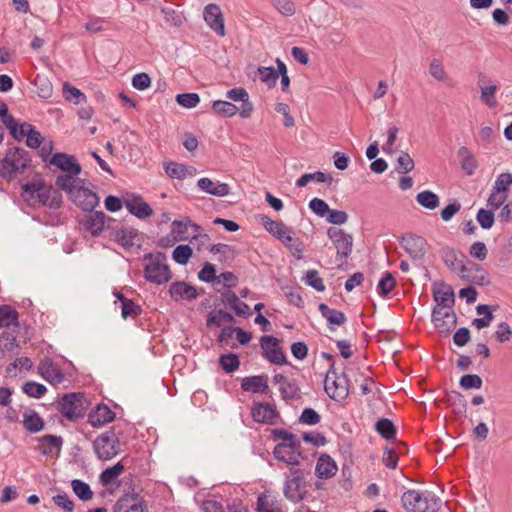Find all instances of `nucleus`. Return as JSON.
Wrapping results in <instances>:
<instances>
[{"label":"nucleus","mask_w":512,"mask_h":512,"mask_svg":"<svg viewBox=\"0 0 512 512\" xmlns=\"http://www.w3.org/2000/svg\"><path fill=\"white\" fill-rule=\"evenodd\" d=\"M306 493L303 472L300 469L291 468L290 475L284 482L283 494L285 498L290 502L299 503L305 498Z\"/></svg>","instance_id":"10"},{"label":"nucleus","mask_w":512,"mask_h":512,"mask_svg":"<svg viewBox=\"0 0 512 512\" xmlns=\"http://www.w3.org/2000/svg\"><path fill=\"white\" fill-rule=\"evenodd\" d=\"M189 226L192 227L197 233L201 229L198 224L193 223L189 218H187L185 221L174 220L172 222V232L177 234V240L184 241L188 239L187 229Z\"/></svg>","instance_id":"39"},{"label":"nucleus","mask_w":512,"mask_h":512,"mask_svg":"<svg viewBox=\"0 0 512 512\" xmlns=\"http://www.w3.org/2000/svg\"><path fill=\"white\" fill-rule=\"evenodd\" d=\"M234 320L233 316L224 310H213L209 313L206 325L211 328L213 326L220 327L225 323H230Z\"/></svg>","instance_id":"41"},{"label":"nucleus","mask_w":512,"mask_h":512,"mask_svg":"<svg viewBox=\"0 0 512 512\" xmlns=\"http://www.w3.org/2000/svg\"><path fill=\"white\" fill-rule=\"evenodd\" d=\"M144 277L148 282L155 284L167 283L171 277V271L167 264V257L162 252L144 256Z\"/></svg>","instance_id":"5"},{"label":"nucleus","mask_w":512,"mask_h":512,"mask_svg":"<svg viewBox=\"0 0 512 512\" xmlns=\"http://www.w3.org/2000/svg\"><path fill=\"white\" fill-rule=\"evenodd\" d=\"M34 84L37 87V94L39 97L43 99L51 97L53 91L52 84L46 78L37 76Z\"/></svg>","instance_id":"63"},{"label":"nucleus","mask_w":512,"mask_h":512,"mask_svg":"<svg viewBox=\"0 0 512 512\" xmlns=\"http://www.w3.org/2000/svg\"><path fill=\"white\" fill-rule=\"evenodd\" d=\"M459 384L465 390L480 389L483 381L477 374H466L460 378Z\"/></svg>","instance_id":"59"},{"label":"nucleus","mask_w":512,"mask_h":512,"mask_svg":"<svg viewBox=\"0 0 512 512\" xmlns=\"http://www.w3.org/2000/svg\"><path fill=\"white\" fill-rule=\"evenodd\" d=\"M333 178L331 174H326L321 171H317L315 173H306L303 174L296 182L298 187L306 186L310 181H315L319 183H328L332 182Z\"/></svg>","instance_id":"42"},{"label":"nucleus","mask_w":512,"mask_h":512,"mask_svg":"<svg viewBox=\"0 0 512 512\" xmlns=\"http://www.w3.org/2000/svg\"><path fill=\"white\" fill-rule=\"evenodd\" d=\"M477 355L469 356L467 354H461L457 360V367L462 370H479L481 361H477Z\"/></svg>","instance_id":"51"},{"label":"nucleus","mask_w":512,"mask_h":512,"mask_svg":"<svg viewBox=\"0 0 512 512\" xmlns=\"http://www.w3.org/2000/svg\"><path fill=\"white\" fill-rule=\"evenodd\" d=\"M23 425L28 431L36 433L43 429L44 422L36 412H31L24 415Z\"/></svg>","instance_id":"50"},{"label":"nucleus","mask_w":512,"mask_h":512,"mask_svg":"<svg viewBox=\"0 0 512 512\" xmlns=\"http://www.w3.org/2000/svg\"><path fill=\"white\" fill-rule=\"evenodd\" d=\"M71 487L75 495L82 501H89L93 498V491L90 486L82 480L74 479Z\"/></svg>","instance_id":"47"},{"label":"nucleus","mask_w":512,"mask_h":512,"mask_svg":"<svg viewBox=\"0 0 512 512\" xmlns=\"http://www.w3.org/2000/svg\"><path fill=\"white\" fill-rule=\"evenodd\" d=\"M262 224L270 234L277 237L279 240H283L285 234L290 232V227L283 222L272 220L267 216L262 218Z\"/></svg>","instance_id":"36"},{"label":"nucleus","mask_w":512,"mask_h":512,"mask_svg":"<svg viewBox=\"0 0 512 512\" xmlns=\"http://www.w3.org/2000/svg\"><path fill=\"white\" fill-rule=\"evenodd\" d=\"M15 136H12L15 140L21 141L26 138V145L30 148H38L41 146L44 141L43 136L39 131L35 129V127L28 123L24 122L21 124H17L15 126Z\"/></svg>","instance_id":"13"},{"label":"nucleus","mask_w":512,"mask_h":512,"mask_svg":"<svg viewBox=\"0 0 512 512\" xmlns=\"http://www.w3.org/2000/svg\"><path fill=\"white\" fill-rule=\"evenodd\" d=\"M164 21L169 26L179 27L185 20L182 12L174 9L172 6H165L161 9Z\"/></svg>","instance_id":"44"},{"label":"nucleus","mask_w":512,"mask_h":512,"mask_svg":"<svg viewBox=\"0 0 512 512\" xmlns=\"http://www.w3.org/2000/svg\"><path fill=\"white\" fill-rule=\"evenodd\" d=\"M458 156L461 161V168L467 175H472L477 168V161L472 152L465 146L458 150Z\"/></svg>","instance_id":"37"},{"label":"nucleus","mask_w":512,"mask_h":512,"mask_svg":"<svg viewBox=\"0 0 512 512\" xmlns=\"http://www.w3.org/2000/svg\"><path fill=\"white\" fill-rule=\"evenodd\" d=\"M111 218L106 217L103 211H92L86 216L84 226L93 236H98L105 227H109Z\"/></svg>","instance_id":"20"},{"label":"nucleus","mask_w":512,"mask_h":512,"mask_svg":"<svg viewBox=\"0 0 512 512\" xmlns=\"http://www.w3.org/2000/svg\"><path fill=\"white\" fill-rule=\"evenodd\" d=\"M404 248L409 255L416 260L422 259L426 254V241L421 236L414 234L404 239Z\"/></svg>","instance_id":"29"},{"label":"nucleus","mask_w":512,"mask_h":512,"mask_svg":"<svg viewBox=\"0 0 512 512\" xmlns=\"http://www.w3.org/2000/svg\"><path fill=\"white\" fill-rule=\"evenodd\" d=\"M22 390L25 394H27L29 397L33 398H41L45 395L47 392V388L41 384L34 381H27L24 383Z\"/></svg>","instance_id":"52"},{"label":"nucleus","mask_w":512,"mask_h":512,"mask_svg":"<svg viewBox=\"0 0 512 512\" xmlns=\"http://www.w3.org/2000/svg\"><path fill=\"white\" fill-rule=\"evenodd\" d=\"M440 253L444 263L460 278L464 273L468 272L466 269L467 265L464 264V255L459 257L457 251L451 247L442 248Z\"/></svg>","instance_id":"18"},{"label":"nucleus","mask_w":512,"mask_h":512,"mask_svg":"<svg viewBox=\"0 0 512 512\" xmlns=\"http://www.w3.org/2000/svg\"><path fill=\"white\" fill-rule=\"evenodd\" d=\"M115 238L124 248H131L138 239V231L132 227L121 228L116 231Z\"/></svg>","instance_id":"38"},{"label":"nucleus","mask_w":512,"mask_h":512,"mask_svg":"<svg viewBox=\"0 0 512 512\" xmlns=\"http://www.w3.org/2000/svg\"><path fill=\"white\" fill-rule=\"evenodd\" d=\"M432 321L434 326L440 332H448L456 326L457 318L453 308H434L432 311Z\"/></svg>","instance_id":"14"},{"label":"nucleus","mask_w":512,"mask_h":512,"mask_svg":"<svg viewBox=\"0 0 512 512\" xmlns=\"http://www.w3.org/2000/svg\"><path fill=\"white\" fill-rule=\"evenodd\" d=\"M197 187L213 196L223 197L230 193V187L226 183L214 182L210 178L203 177L197 181Z\"/></svg>","instance_id":"27"},{"label":"nucleus","mask_w":512,"mask_h":512,"mask_svg":"<svg viewBox=\"0 0 512 512\" xmlns=\"http://www.w3.org/2000/svg\"><path fill=\"white\" fill-rule=\"evenodd\" d=\"M414 168V160L406 152H401L397 158L396 170L398 173L407 174Z\"/></svg>","instance_id":"62"},{"label":"nucleus","mask_w":512,"mask_h":512,"mask_svg":"<svg viewBox=\"0 0 512 512\" xmlns=\"http://www.w3.org/2000/svg\"><path fill=\"white\" fill-rule=\"evenodd\" d=\"M327 235L336 248V254L341 258H348L352 253L353 237L342 229L330 227Z\"/></svg>","instance_id":"12"},{"label":"nucleus","mask_w":512,"mask_h":512,"mask_svg":"<svg viewBox=\"0 0 512 512\" xmlns=\"http://www.w3.org/2000/svg\"><path fill=\"white\" fill-rule=\"evenodd\" d=\"M344 362L342 365L344 366V372L340 375L336 373V371L331 368L325 377L324 381V389L327 395L337 401H344L349 395V380L347 379V372L351 369L348 367V360L352 356V354H341Z\"/></svg>","instance_id":"3"},{"label":"nucleus","mask_w":512,"mask_h":512,"mask_svg":"<svg viewBox=\"0 0 512 512\" xmlns=\"http://www.w3.org/2000/svg\"><path fill=\"white\" fill-rule=\"evenodd\" d=\"M125 206L132 215L139 219H145L153 214L150 205L140 196H133L131 199H126Z\"/></svg>","instance_id":"28"},{"label":"nucleus","mask_w":512,"mask_h":512,"mask_svg":"<svg viewBox=\"0 0 512 512\" xmlns=\"http://www.w3.org/2000/svg\"><path fill=\"white\" fill-rule=\"evenodd\" d=\"M478 86L481 91V101L490 108H494L497 105L495 93L498 89L497 85L492 83L484 74L478 76Z\"/></svg>","instance_id":"22"},{"label":"nucleus","mask_w":512,"mask_h":512,"mask_svg":"<svg viewBox=\"0 0 512 512\" xmlns=\"http://www.w3.org/2000/svg\"><path fill=\"white\" fill-rule=\"evenodd\" d=\"M206 24L219 36L225 35L224 19L220 7L217 4H208L203 11Z\"/></svg>","instance_id":"15"},{"label":"nucleus","mask_w":512,"mask_h":512,"mask_svg":"<svg viewBox=\"0 0 512 512\" xmlns=\"http://www.w3.org/2000/svg\"><path fill=\"white\" fill-rule=\"evenodd\" d=\"M253 419L259 423L274 424L277 418L275 408L268 403H257L252 407Z\"/></svg>","instance_id":"24"},{"label":"nucleus","mask_w":512,"mask_h":512,"mask_svg":"<svg viewBox=\"0 0 512 512\" xmlns=\"http://www.w3.org/2000/svg\"><path fill=\"white\" fill-rule=\"evenodd\" d=\"M433 298L436 303L434 308H453L455 295L452 287L445 283L435 284L433 287Z\"/></svg>","instance_id":"17"},{"label":"nucleus","mask_w":512,"mask_h":512,"mask_svg":"<svg viewBox=\"0 0 512 512\" xmlns=\"http://www.w3.org/2000/svg\"><path fill=\"white\" fill-rule=\"evenodd\" d=\"M401 501L407 512H437L441 502L432 492L421 493L414 489L404 492Z\"/></svg>","instance_id":"4"},{"label":"nucleus","mask_w":512,"mask_h":512,"mask_svg":"<svg viewBox=\"0 0 512 512\" xmlns=\"http://www.w3.org/2000/svg\"><path fill=\"white\" fill-rule=\"evenodd\" d=\"M241 388L246 392L267 393L269 390L268 376L256 375L244 377L241 381Z\"/></svg>","instance_id":"26"},{"label":"nucleus","mask_w":512,"mask_h":512,"mask_svg":"<svg viewBox=\"0 0 512 512\" xmlns=\"http://www.w3.org/2000/svg\"><path fill=\"white\" fill-rule=\"evenodd\" d=\"M26 340V329L20 325H14L0 333V350L1 352H12L15 349H26Z\"/></svg>","instance_id":"11"},{"label":"nucleus","mask_w":512,"mask_h":512,"mask_svg":"<svg viewBox=\"0 0 512 512\" xmlns=\"http://www.w3.org/2000/svg\"><path fill=\"white\" fill-rule=\"evenodd\" d=\"M62 190L84 211L92 212L99 204L97 193L86 187V180L84 179H82V183L70 184L69 188H62Z\"/></svg>","instance_id":"7"},{"label":"nucleus","mask_w":512,"mask_h":512,"mask_svg":"<svg viewBox=\"0 0 512 512\" xmlns=\"http://www.w3.org/2000/svg\"><path fill=\"white\" fill-rule=\"evenodd\" d=\"M124 465L121 462L106 468L99 476L102 485L107 486L113 483L124 471Z\"/></svg>","instance_id":"43"},{"label":"nucleus","mask_w":512,"mask_h":512,"mask_svg":"<svg viewBox=\"0 0 512 512\" xmlns=\"http://www.w3.org/2000/svg\"><path fill=\"white\" fill-rule=\"evenodd\" d=\"M466 269L468 272L464 273L463 276H461V279L480 286L490 284L488 273L479 264L471 263L466 267Z\"/></svg>","instance_id":"30"},{"label":"nucleus","mask_w":512,"mask_h":512,"mask_svg":"<svg viewBox=\"0 0 512 512\" xmlns=\"http://www.w3.org/2000/svg\"><path fill=\"white\" fill-rule=\"evenodd\" d=\"M38 441L40 443L38 446V450L40 451L41 454L46 456L53 455L54 452H56V454H59L63 444L62 438L60 436L55 435H45L39 438Z\"/></svg>","instance_id":"31"},{"label":"nucleus","mask_w":512,"mask_h":512,"mask_svg":"<svg viewBox=\"0 0 512 512\" xmlns=\"http://www.w3.org/2000/svg\"><path fill=\"white\" fill-rule=\"evenodd\" d=\"M49 165H54L64 173L56 177L55 184L60 188H69L73 183H82L78 177L81 173V165L73 155L66 153H55L49 158Z\"/></svg>","instance_id":"2"},{"label":"nucleus","mask_w":512,"mask_h":512,"mask_svg":"<svg viewBox=\"0 0 512 512\" xmlns=\"http://www.w3.org/2000/svg\"><path fill=\"white\" fill-rule=\"evenodd\" d=\"M63 95L67 101L73 102L74 104L86 102L85 94L82 93L78 88L70 85L68 82L63 84Z\"/></svg>","instance_id":"49"},{"label":"nucleus","mask_w":512,"mask_h":512,"mask_svg":"<svg viewBox=\"0 0 512 512\" xmlns=\"http://www.w3.org/2000/svg\"><path fill=\"white\" fill-rule=\"evenodd\" d=\"M115 413L105 404H99L88 414V422L93 427H100L114 420Z\"/></svg>","instance_id":"25"},{"label":"nucleus","mask_w":512,"mask_h":512,"mask_svg":"<svg viewBox=\"0 0 512 512\" xmlns=\"http://www.w3.org/2000/svg\"><path fill=\"white\" fill-rule=\"evenodd\" d=\"M212 109L216 114L224 117H233L238 112V107L235 104L224 100L214 101L212 103Z\"/></svg>","instance_id":"46"},{"label":"nucleus","mask_w":512,"mask_h":512,"mask_svg":"<svg viewBox=\"0 0 512 512\" xmlns=\"http://www.w3.org/2000/svg\"><path fill=\"white\" fill-rule=\"evenodd\" d=\"M273 454L279 461H283L292 466L299 465L300 459L302 458L300 445L277 444Z\"/></svg>","instance_id":"16"},{"label":"nucleus","mask_w":512,"mask_h":512,"mask_svg":"<svg viewBox=\"0 0 512 512\" xmlns=\"http://www.w3.org/2000/svg\"><path fill=\"white\" fill-rule=\"evenodd\" d=\"M169 293L175 301H191L197 298V289L186 282H174L170 285Z\"/></svg>","instance_id":"23"},{"label":"nucleus","mask_w":512,"mask_h":512,"mask_svg":"<svg viewBox=\"0 0 512 512\" xmlns=\"http://www.w3.org/2000/svg\"><path fill=\"white\" fill-rule=\"evenodd\" d=\"M29 153L20 147L10 148L0 163V175L12 179L17 173H23L30 166Z\"/></svg>","instance_id":"6"},{"label":"nucleus","mask_w":512,"mask_h":512,"mask_svg":"<svg viewBox=\"0 0 512 512\" xmlns=\"http://www.w3.org/2000/svg\"><path fill=\"white\" fill-rule=\"evenodd\" d=\"M512 184V174L505 172L498 175L493 185L492 190L507 195L509 187Z\"/></svg>","instance_id":"57"},{"label":"nucleus","mask_w":512,"mask_h":512,"mask_svg":"<svg viewBox=\"0 0 512 512\" xmlns=\"http://www.w3.org/2000/svg\"><path fill=\"white\" fill-rule=\"evenodd\" d=\"M58 411L68 420L75 421L82 418L86 410V399L82 393L64 395L58 402Z\"/></svg>","instance_id":"8"},{"label":"nucleus","mask_w":512,"mask_h":512,"mask_svg":"<svg viewBox=\"0 0 512 512\" xmlns=\"http://www.w3.org/2000/svg\"><path fill=\"white\" fill-rule=\"evenodd\" d=\"M21 197L33 208L47 206L58 209L63 203L62 194L52 186H47L42 181H33L22 185Z\"/></svg>","instance_id":"1"},{"label":"nucleus","mask_w":512,"mask_h":512,"mask_svg":"<svg viewBox=\"0 0 512 512\" xmlns=\"http://www.w3.org/2000/svg\"><path fill=\"white\" fill-rule=\"evenodd\" d=\"M257 512H283L280 500L269 494H261L257 499Z\"/></svg>","instance_id":"34"},{"label":"nucleus","mask_w":512,"mask_h":512,"mask_svg":"<svg viewBox=\"0 0 512 512\" xmlns=\"http://www.w3.org/2000/svg\"><path fill=\"white\" fill-rule=\"evenodd\" d=\"M309 208L319 217H325L330 212L329 205L323 199L317 197L310 200Z\"/></svg>","instance_id":"64"},{"label":"nucleus","mask_w":512,"mask_h":512,"mask_svg":"<svg viewBox=\"0 0 512 512\" xmlns=\"http://www.w3.org/2000/svg\"><path fill=\"white\" fill-rule=\"evenodd\" d=\"M338 470L336 462L327 454H322L316 465V474L319 478L328 479L333 477Z\"/></svg>","instance_id":"32"},{"label":"nucleus","mask_w":512,"mask_h":512,"mask_svg":"<svg viewBox=\"0 0 512 512\" xmlns=\"http://www.w3.org/2000/svg\"><path fill=\"white\" fill-rule=\"evenodd\" d=\"M39 374L50 384L57 385L63 382L64 375L56 363L45 357L38 366Z\"/></svg>","instance_id":"19"},{"label":"nucleus","mask_w":512,"mask_h":512,"mask_svg":"<svg viewBox=\"0 0 512 512\" xmlns=\"http://www.w3.org/2000/svg\"><path fill=\"white\" fill-rule=\"evenodd\" d=\"M219 364L225 372L231 373L238 369L240 361L237 354H221Z\"/></svg>","instance_id":"54"},{"label":"nucleus","mask_w":512,"mask_h":512,"mask_svg":"<svg viewBox=\"0 0 512 512\" xmlns=\"http://www.w3.org/2000/svg\"><path fill=\"white\" fill-rule=\"evenodd\" d=\"M319 311L321 315L330 323L337 326H340L345 323L346 316L343 312L332 309L328 307L326 304L321 303L319 305Z\"/></svg>","instance_id":"40"},{"label":"nucleus","mask_w":512,"mask_h":512,"mask_svg":"<svg viewBox=\"0 0 512 512\" xmlns=\"http://www.w3.org/2000/svg\"><path fill=\"white\" fill-rule=\"evenodd\" d=\"M0 118L11 136H15V126L18 124V121L8 113V107L4 102H0Z\"/></svg>","instance_id":"56"},{"label":"nucleus","mask_w":512,"mask_h":512,"mask_svg":"<svg viewBox=\"0 0 512 512\" xmlns=\"http://www.w3.org/2000/svg\"><path fill=\"white\" fill-rule=\"evenodd\" d=\"M191 256L192 249L189 245H179L174 249L172 253L173 260L181 265H185Z\"/></svg>","instance_id":"58"},{"label":"nucleus","mask_w":512,"mask_h":512,"mask_svg":"<svg viewBox=\"0 0 512 512\" xmlns=\"http://www.w3.org/2000/svg\"><path fill=\"white\" fill-rule=\"evenodd\" d=\"M93 449L100 460H111L120 452L119 438L113 431H106L93 441Z\"/></svg>","instance_id":"9"},{"label":"nucleus","mask_w":512,"mask_h":512,"mask_svg":"<svg viewBox=\"0 0 512 512\" xmlns=\"http://www.w3.org/2000/svg\"><path fill=\"white\" fill-rule=\"evenodd\" d=\"M18 312L9 305L0 306V329H9L18 323Z\"/></svg>","instance_id":"35"},{"label":"nucleus","mask_w":512,"mask_h":512,"mask_svg":"<svg viewBox=\"0 0 512 512\" xmlns=\"http://www.w3.org/2000/svg\"><path fill=\"white\" fill-rule=\"evenodd\" d=\"M164 170L166 174L175 179H185L187 176H193L196 172V169L191 166H186L184 164H180L177 162H165Z\"/></svg>","instance_id":"33"},{"label":"nucleus","mask_w":512,"mask_h":512,"mask_svg":"<svg viewBox=\"0 0 512 512\" xmlns=\"http://www.w3.org/2000/svg\"><path fill=\"white\" fill-rule=\"evenodd\" d=\"M395 279L392 274L386 272L385 275L380 279L377 290L380 296H387L395 287Z\"/></svg>","instance_id":"60"},{"label":"nucleus","mask_w":512,"mask_h":512,"mask_svg":"<svg viewBox=\"0 0 512 512\" xmlns=\"http://www.w3.org/2000/svg\"><path fill=\"white\" fill-rule=\"evenodd\" d=\"M416 201L424 208L434 210L439 206V197L429 191L425 190L417 194Z\"/></svg>","instance_id":"48"},{"label":"nucleus","mask_w":512,"mask_h":512,"mask_svg":"<svg viewBox=\"0 0 512 512\" xmlns=\"http://www.w3.org/2000/svg\"><path fill=\"white\" fill-rule=\"evenodd\" d=\"M376 431L386 440L396 437V427L393 422L387 418L379 419L375 424Z\"/></svg>","instance_id":"45"},{"label":"nucleus","mask_w":512,"mask_h":512,"mask_svg":"<svg viewBox=\"0 0 512 512\" xmlns=\"http://www.w3.org/2000/svg\"><path fill=\"white\" fill-rule=\"evenodd\" d=\"M144 502L138 494H126L114 505V512H144Z\"/></svg>","instance_id":"21"},{"label":"nucleus","mask_w":512,"mask_h":512,"mask_svg":"<svg viewBox=\"0 0 512 512\" xmlns=\"http://www.w3.org/2000/svg\"><path fill=\"white\" fill-rule=\"evenodd\" d=\"M259 77L268 87H274L278 80V72L273 67H260L258 69Z\"/></svg>","instance_id":"61"},{"label":"nucleus","mask_w":512,"mask_h":512,"mask_svg":"<svg viewBox=\"0 0 512 512\" xmlns=\"http://www.w3.org/2000/svg\"><path fill=\"white\" fill-rule=\"evenodd\" d=\"M306 285L314 288L318 292L325 290V285L317 270H308L303 278Z\"/></svg>","instance_id":"55"},{"label":"nucleus","mask_w":512,"mask_h":512,"mask_svg":"<svg viewBox=\"0 0 512 512\" xmlns=\"http://www.w3.org/2000/svg\"><path fill=\"white\" fill-rule=\"evenodd\" d=\"M219 343L222 348H236V334L234 327H225L219 335Z\"/></svg>","instance_id":"53"}]
</instances>
